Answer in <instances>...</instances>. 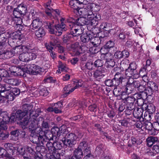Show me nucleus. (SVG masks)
Segmentation results:
<instances>
[{
    "mask_svg": "<svg viewBox=\"0 0 159 159\" xmlns=\"http://www.w3.org/2000/svg\"><path fill=\"white\" fill-rule=\"evenodd\" d=\"M26 112L21 110H17L16 113V120L17 124L20 125L25 126L29 124V117Z\"/></svg>",
    "mask_w": 159,
    "mask_h": 159,
    "instance_id": "4",
    "label": "nucleus"
},
{
    "mask_svg": "<svg viewBox=\"0 0 159 159\" xmlns=\"http://www.w3.org/2000/svg\"><path fill=\"white\" fill-rule=\"evenodd\" d=\"M1 157L10 158L12 157V156L11 154H9V153L7 152V150L0 147V158Z\"/></svg>",
    "mask_w": 159,
    "mask_h": 159,
    "instance_id": "28",
    "label": "nucleus"
},
{
    "mask_svg": "<svg viewBox=\"0 0 159 159\" xmlns=\"http://www.w3.org/2000/svg\"><path fill=\"white\" fill-rule=\"evenodd\" d=\"M42 24V22L41 20L39 18H36L33 20L30 26L32 29L35 30L40 28Z\"/></svg>",
    "mask_w": 159,
    "mask_h": 159,
    "instance_id": "20",
    "label": "nucleus"
},
{
    "mask_svg": "<svg viewBox=\"0 0 159 159\" xmlns=\"http://www.w3.org/2000/svg\"><path fill=\"white\" fill-rule=\"evenodd\" d=\"M143 126L146 129L149 130L150 132L152 129L153 125L152 123L149 121H146L144 123Z\"/></svg>",
    "mask_w": 159,
    "mask_h": 159,
    "instance_id": "45",
    "label": "nucleus"
},
{
    "mask_svg": "<svg viewBox=\"0 0 159 159\" xmlns=\"http://www.w3.org/2000/svg\"><path fill=\"white\" fill-rule=\"evenodd\" d=\"M39 120H41V125H42V129L48 128V123L47 122H45L44 119L42 117H40L38 118L37 120L38 125H40Z\"/></svg>",
    "mask_w": 159,
    "mask_h": 159,
    "instance_id": "37",
    "label": "nucleus"
},
{
    "mask_svg": "<svg viewBox=\"0 0 159 159\" xmlns=\"http://www.w3.org/2000/svg\"><path fill=\"white\" fill-rule=\"evenodd\" d=\"M78 148L79 149H82V151L84 150V155H85V156L84 158L83 159H87L90 157L91 152L88 146L87 143L85 141H83L81 142Z\"/></svg>",
    "mask_w": 159,
    "mask_h": 159,
    "instance_id": "14",
    "label": "nucleus"
},
{
    "mask_svg": "<svg viewBox=\"0 0 159 159\" xmlns=\"http://www.w3.org/2000/svg\"><path fill=\"white\" fill-rule=\"evenodd\" d=\"M23 15H25L27 12V7L26 5L21 3L19 5L16 7Z\"/></svg>",
    "mask_w": 159,
    "mask_h": 159,
    "instance_id": "31",
    "label": "nucleus"
},
{
    "mask_svg": "<svg viewBox=\"0 0 159 159\" xmlns=\"http://www.w3.org/2000/svg\"><path fill=\"white\" fill-rule=\"evenodd\" d=\"M15 97L10 92L7 95V98L8 101H13Z\"/></svg>",
    "mask_w": 159,
    "mask_h": 159,
    "instance_id": "60",
    "label": "nucleus"
},
{
    "mask_svg": "<svg viewBox=\"0 0 159 159\" xmlns=\"http://www.w3.org/2000/svg\"><path fill=\"white\" fill-rule=\"evenodd\" d=\"M147 145L149 147L151 146L155 143L158 142L157 138L154 137H148L147 139Z\"/></svg>",
    "mask_w": 159,
    "mask_h": 159,
    "instance_id": "35",
    "label": "nucleus"
},
{
    "mask_svg": "<svg viewBox=\"0 0 159 159\" xmlns=\"http://www.w3.org/2000/svg\"><path fill=\"white\" fill-rule=\"evenodd\" d=\"M134 32L135 34H139L140 36H142V31L140 27H136L135 29Z\"/></svg>",
    "mask_w": 159,
    "mask_h": 159,
    "instance_id": "61",
    "label": "nucleus"
},
{
    "mask_svg": "<svg viewBox=\"0 0 159 159\" xmlns=\"http://www.w3.org/2000/svg\"><path fill=\"white\" fill-rule=\"evenodd\" d=\"M89 109L91 111L95 112L97 110V106L95 104L90 105L89 107Z\"/></svg>",
    "mask_w": 159,
    "mask_h": 159,
    "instance_id": "64",
    "label": "nucleus"
},
{
    "mask_svg": "<svg viewBox=\"0 0 159 159\" xmlns=\"http://www.w3.org/2000/svg\"><path fill=\"white\" fill-rule=\"evenodd\" d=\"M66 131L65 132V134H66V137L62 139V142L66 146L72 147L74 144V143L76 139V136L75 134H66Z\"/></svg>",
    "mask_w": 159,
    "mask_h": 159,
    "instance_id": "10",
    "label": "nucleus"
},
{
    "mask_svg": "<svg viewBox=\"0 0 159 159\" xmlns=\"http://www.w3.org/2000/svg\"><path fill=\"white\" fill-rule=\"evenodd\" d=\"M8 84H0V93L4 92L6 91H9L10 87L8 86Z\"/></svg>",
    "mask_w": 159,
    "mask_h": 159,
    "instance_id": "44",
    "label": "nucleus"
},
{
    "mask_svg": "<svg viewBox=\"0 0 159 159\" xmlns=\"http://www.w3.org/2000/svg\"><path fill=\"white\" fill-rule=\"evenodd\" d=\"M69 4L71 8L74 10V12L76 14V11L79 10V4L76 0H71L69 2Z\"/></svg>",
    "mask_w": 159,
    "mask_h": 159,
    "instance_id": "33",
    "label": "nucleus"
},
{
    "mask_svg": "<svg viewBox=\"0 0 159 159\" xmlns=\"http://www.w3.org/2000/svg\"><path fill=\"white\" fill-rule=\"evenodd\" d=\"M137 68V65L135 62H132L131 63L129 66L128 67V68L131 69L133 70H136V69Z\"/></svg>",
    "mask_w": 159,
    "mask_h": 159,
    "instance_id": "62",
    "label": "nucleus"
},
{
    "mask_svg": "<svg viewBox=\"0 0 159 159\" xmlns=\"http://www.w3.org/2000/svg\"><path fill=\"white\" fill-rule=\"evenodd\" d=\"M101 40L99 38H97L94 39V41H92L91 43L94 46V48L95 47H97L99 46L101 43Z\"/></svg>",
    "mask_w": 159,
    "mask_h": 159,
    "instance_id": "50",
    "label": "nucleus"
},
{
    "mask_svg": "<svg viewBox=\"0 0 159 159\" xmlns=\"http://www.w3.org/2000/svg\"><path fill=\"white\" fill-rule=\"evenodd\" d=\"M39 93L41 95L43 96H46L49 93L48 90L46 88H43L41 89L39 92Z\"/></svg>",
    "mask_w": 159,
    "mask_h": 159,
    "instance_id": "52",
    "label": "nucleus"
},
{
    "mask_svg": "<svg viewBox=\"0 0 159 159\" xmlns=\"http://www.w3.org/2000/svg\"><path fill=\"white\" fill-rule=\"evenodd\" d=\"M146 68L145 67H143L140 70L139 72L138 73L139 77L141 76L142 77H143L145 76L146 74Z\"/></svg>",
    "mask_w": 159,
    "mask_h": 159,
    "instance_id": "54",
    "label": "nucleus"
},
{
    "mask_svg": "<svg viewBox=\"0 0 159 159\" xmlns=\"http://www.w3.org/2000/svg\"><path fill=\"white\" fill-rule=\"evenodd\" d=\"M12 49H6V47L0 49V58L1 59H8L13 57L15 54V50L24 49L27 47L22 45L13 46Z\"/></svg>",
    "mask_w": 159,
    "mask_h": 159,
    "instance_id": "2",
    "label": "nucleus"
},
{
    "mask_svg": "<svg viewBox=\"0 0 159 159\" xmlns=\"http://www.w3.org/2000/svg\"><path fill=\"white\" fill-rule=\"evenodd\" d=\"M9 136V134L6 131L5 132H2L0 133V139L4 140L6 139Z\"/></svg>",
    "mask_w": 159,
    "mask_h": 159,
    "instance_id": "57",
    "label": "nucleus"
},
{
    "mask_svg": "<svg viewBox=\"0 0 159 159\" xmlns=\"http://www.w3.org/2000/svg\"><path fill=\"white\" fill-rule=\"evenodd\" d=\"M125 75L126 77L131 78L132 79H137L139 77L138 72L137 70L134 71L130 68H128L126 70Z\"/></svg>",
    "mask_w": 159,
    "mask_h": 159,
    "instance_id": "17",
    "label": "nucleus"
},
{
    "mask_svg": "<svg viewBox=\"0 0 159 159\" xmlns=\"http://www.w3.org/2000/svg\"><path fill=\"white\" fill-rule=\"evenodd\" d=\"M114 55L116 58L120 59L123 57V53L120 51H117L115 53Z\"/></svg>",
    "mask_w": 159,
    "mask_h": 159,
    "instance_id": "56",
    "label": "nucleus"
},
{
    "mask_svg": "<svg viewBox=\"0 0 159 159\" xmlns=\"http://www.w3.org/2000/svg\"><path fill=\"white\" fill-rule=\"evenodd\" d=\"M26 67V65L24 67L20 66V68L18 70L19 71L18 72V75L24 76L25 72L28 71Z\"/></svg>",
    "mask_w": 159,
    "mask_h": 159,
    "instance_id": "47",
    "label": "nucleus"
},
{
    "mask_svg": "<svg viewBox=\"0 0 159 159\" xmlns=\"http://www.w3.org/2000/svg\"><path fill=\"white\" fill-rule=\"evenodd\" d=\"M1 120L0 122L7 126V124L8 123H12L16 120V113H12L10 116L8 113L6 111H3L2 109Z\"/></svg>",
    "mask_w": 159,
    "mask_h": 159,
    "instance_id": "6",
    "label": "nucleus"
},
{
    "mask_svg": "<svg viewBox=\"0 0 159 159\" xmlns=\"http://www.w3.org/2000/svg\"><path fill=\"white\" fill-rule=\"evenodd\" d=\"M52 147L55 149H60L62 148V145L59 142H55L52 144Z\"/></svg>",
    "mask_w": 159,
    "mask_h": 159,
    "instance_id": "55",
    "label": "nucleus"
},
{
    "mask_svg": "<svg viewBox=\"0 0 159 159\" xmlns=\"http://www.w3.org/2000/svg\"><path fill=\"white\" fill-rule=\"evenodd\" d=\"M26 67L28 71L32 75L40 74L42 72V69L40 66L34 64H28L26 65Z\"/></svg>",
    "mask_w": 159,
    "mask_h": 159,
    "instance_id": "12",
    "label": "nucleus"
},
{
    "mask_svg": "<svg viewBox=\"0 0 159 159\" xmlns=\"http://www.w3.org/2000/svg\"><path fill=\"white\" fill-rule=\"evenodd\" d=\"M156 145H153L152 150L147 153L150 156H154L156 153H159V141L156 143Z\"/></svg>",
    "mask_w": 159,
    "mask_h": 159,
    "instance_id": "27",
    "label": "nucleus"
},
{
    "mask_svg": "<svg viewBox=\"0 0 159 159\" xmlns=\"http://www.w3.org/2000/svg\"><path fill=\"white\" fill-rule=\"evenodd\" d=\"M104 71L102 70L101 68L96 70L94 73V76L95 77H102L104 75Z\"/></svg>",
    "mask_w": 159,
    "mask_h": 159,
    "instance_id": "40",
    "label": "nucleus"
},
{
    "mask_svg": "<svg viewBox=\"0 0 159 159\" xmlns=\"http://www.w3.org/2000/svg\"><path fill=\"white\" fill-rule=\"evenodd\" d=\"M99 10V6L95 4H90L85 7L80 8L79 10L76 11V14L78 16L83 17L78 18L76 21L72 18H71V21L67 20V22L70 23L68 25L70 28H74L76 25H97L101 19V16L99 13H93V11L97 12Z\"/></svg>",
    "mask_w": 159,
    "mask_h": 159,
    "instance_id": "1",
    "label": "nucleus"
},
{
    "mask_svg": "<svg viewBox=\"0 0 159 159\" xmlns=\"http://www.w3.org/2000/svg\"><path fill=\"white\" fill-rule=\"evenodd\" d=\"M72 30L73 28L71 29ZM74 30H72L71 32V34L74 36H78L83 33L82 29L81 27L80 29H78L76 28H73Z\"/></svg>",
    "mask_w": 159,
    "mask_h": 159,
    "instance_id": "38",
    "label": "nucleus"
},
{
    "mask_svg": "<svg viewBox=\"0 0 159 159\" xmlns=\"http://www.w3.org/2000/svg\"><path fill=\"white\" fill-rule=\"evenodd\" d=\"M65 20V19L63 18H62L60 20L61 22V24L60 25H57V26L56 24L54 25H52L50 24V34H55L57 36L60 35L62 31H65L66 30V28H65V25L63 22Z\"/></svg>",
    "mask_w": 159,
    "mask_h": 159,
    "instance_id": "7",
    "label": "nucleus"
},
{
    "mask_svg": "<svg viewBox=\"0 0 159 159\" xmlns=\"http://www.w3.org/2000/svg\"><path fill=\"white\" fill-rule=\"evenodd\" d=\"M102 61L100 59H98L95 61L94 65L96 67H99L102 66Z\"/></svg>",
    "mask_w": 159,
    "mask_h": 159,
    "instance_id": "59",
    "label": "nucleus"
},
{
    "mask_svg": "<svg viewBox=\"0 0 159 159\" xmlns=\"http://www.w3.org/2000/svg\"><path fill=\"white\" fill-rule=\"evenodd\" d=\"M122 98L123 99L124 102L126 104L127 107H130L131 109H133L134 99L132 97H128L124 98L123 96L122 95Z\"/></svg>",
    "mask_w": 159,
    "mask_h": 159,
    "instance_id": "22",
    "label": "nucleus"
},
{
    "mask_svg": "<svg viewBox=\"0 0 159 159\" xmlns=\"http://www.w3.org/2000/svg\"><path fill=\"white\" fill-rule=\"evenodd\" d=\"M10 92L15 97L19 95L20 93V90L18 88H15L11 89L10 88Z\"/></svg>",
    "mask_w": 159,
    "mask_h": 159,
    "instance_id": "46",
    "label": "nucleus"
},
{
    "mask_svg": "<svg viewBox=\"0 0 159 159\" xmlns=\"http://www.w3.org/2000/svg\"><path fill=\"white\" fill-rule=\"evenodd\" d=\"M13 21L14 25H19L22 27V20L20 17H15L13 19Z\"/></svg>",
    "mask_w": 159,
    "mask_h": 159,
    "instance_id": "42",
    "label": "nucleus"
},
{
    "mask_svg": "<svg viewBox=\"0 0 159 159\" xmlns=\"http://www.w3.org/2000/svg\"><path fill=\"white\" fill-rule=\"evenodd\" d=\"M137 43L134 42L133 41L131 40H129L126 43V44L128 46L132 45L134 46H137Z\"/></svg>",
    "mask_w": 159,
    "mask_h": 159,
    "instance_id": "63",
    "label": "nucleus"
},
{
    "mask_svg": "<svg viewBox=\"0 0 159 159\" xmlns=\"http://www.w3.org/2000/svg\"><path fill=\"white\" fill-rule=\"evenodd\" d=\"M18 9L17 7L14 8L13 10V14L15 17H20L22 16H23L20 11L18 10Z\"/></svg>",
    "mask_w": 159,
    "mask_h": 159,
    "instance_id": "48",
    "label": "nucleus"
},
{
    "mask_svg": "<svg viewBox=\"0 0 159 159\" xmlns=\"http://www.w3.org/2000/svg\"><path fill=\"white\" fill-rule=\"evenodd\" d=\"M22 46H25V45ZM25 46L27 47V48L26 49V48H25L24 49H18L16 51L17 52H23L22 53L20 54L19 56L20 60L23 61L28 62L35 59L37 57L36 54L33 52H27V51L29 48L27 46Z\"/></svg>",
    "mask_w": 159,
    "mask_h": 159,
    "instance_id": "3",
    "label": "nucleus"
},
{
    "mask_svg": "<svg viewBox=\"0 0 159 159\" xmlns=\"http://www.w3.org/2000/svg\"><path fill=\"white\" fill-rule=\"evenodd\" d=\"M90 34H83L80 37L81 41L84 43H86L88 42L90 39L92 40L93 39H91L90 38Z\"/></svg>",
    "mask_w": 159,
    "mask_h": 159,
    "instance_id": "41",
    "label": "nucleus"
},
{
    "mask_svg": "<svg viewBox=\"0 0 159 159\" xmlns=\"http://www.w3.org/2000/svg\"><path fill=\"white\" fill-rule=\"evenodd\" d=\"M58 70L57 71V73L60 74L61 73V71H67L68 68L64 64L62 63L59 61L58 65Z\"/></svg>",
    "mask_w": 159,
    "mask_h": 159,
    "instance_id": "29",
    "label": "nucleus"
},
{
    "mask_svg": "<svg viewBox=\"0 0 159 159\" xmlns=\"http://www.w3.org/2000/svg\"><path fill=\"white\" fill-rule=\"evenodd\" d=\"M106 51L101 52V57L102 60H105V64L108 67H113L115 65L113 60V55L110 53H108Z\"/></svg>",
    "mask_w": 159,
    "mask_h": 159,
    "instance_id": "9",
    "label": "nucleus"
},
{
    "mask_svg": "<svg viewBox=\"0 0 159 159\" xmlns=\"http://www.w3.org/2000/svg\"><path fill=\"white\" fill-rule=\"evenodd\" d=\"M83 154H84L82 149H79L78 148L74 150L73 155L71 158L69 159H80L83 157Z\"/></svg>",
    "mask_w": 159,
    "mask_h": 159,
    "instance_id": "25",
    "label": "nucleus"
},
{
    "mask_svg": "<svg viewBox=\"0 0 159 159\" xmlns=\"http://www.w3.org/2000/svg\"><path fill=\"white\" fill-rule=\"evenodd\" d=\"M95 49L94 47L89 48L86 46L83 45L81 47L76 46L74 51L75 52V55H79L80 54L82 53L87 52L88 53L90 52L92 54H93L96 52L95 51Z\"/></svg>",
    "mask_w": 159,
    "mask_h": 159,
    "instance_id": "11",
    "label": "nucleus"
},
{
    "mask_svg": "<svg viewBox=\"0 0 159 159\" xmlns=\"http://www.w3.org/2000/svg\"><path fill=\"white\" fill-rule=\"evenodd\" d=\"M35 35L38 38L42 37L45 34V31L43 28H40L35 32Z\"/></svg>",
    "mask_w": 159,
    "mask_h": 159,
    "instance_id": "36",
    "label": "nucleus"
},
{
    "mask_svg": "<svg viewBox=\"0 0 159 159\" xmlns=\"http://www.w3.org/2000/svg\"><path fill=\"white\" fill-rule=\"evenodd\" d=\"M33 108L32 106L30 104H25L22 106V110L24 112H26V114H29V117H30V114L33 113V111L36 112L32 109Z\"/></svg>",
    "mask_w": 159,
    "mask_h": 159,
    "instance_id": "23",
    "label": "nucleus"
},
{
    "mask_svg": "<svg viewBox=\"0 0 159 159\" xmlns=\"http://www.w3.org/2000/svg\"><path fill=\"white\" fill-rule=\"evenodd\" d=\"M4 147L7 149V152L11 154V155H13L16 152H17V150L15 148L12 144L10 143H6L4 145Z\"/></svg>",
    "mask_w": 159,
    "mask_h": 159,
    "instance_id": "24",
    "label": "nucleus"
},
{
    "mask_svg": "<svg viewBox=\"0 0 159 159\" xmlns=\"http://www.w3.org/2000/svg\"><path fill=\"white\" fill-rule=\"evenodd\" d=\"M6 82L11 85L17 86L20 83V81L17 79H8L6 80Z\"/></svg>",
    "mask_w": 159,
    "mask_h": 159,
    "instance_id": "32",
    "label": "nucleus"
},
{
    "mask_svg": "<svg viewBox=\"0 0 159 159\" xmlns=\"http://www.w3.org/2000/svg\"><path fill=\"white\" fill-rule=\"evenodd\" d=\"M147 111H148L149 112L152 113L155 111V108L154 105L152 104H149L147 106Z\"/></svg>",
    "mask_w": 159,
    "mask_h": 159,
    "instance_id": "49",
    "label": "nucleus"
},
{
    "mask_svg": "<svg viewBox=\"0 0 159 159\" xmlns=\"http://www.w3.org/2000/svg\"><path fill=\"white\" fill-rule=\"evenodd\" d=\"M23 133L24 135H25V133L23 132L21 129H17L11 131V136H13L15 137L20 136V137H22L21 135Z\"/></svg>",
    "mask_w": 159,
    "mask_h": 159,
    "instance_id": "34",
    "label": "nucleus"
},
{
    "mask_svg": "<svg viewBox=\"0 0 159 159\" xmlns=\"http://www.w3.org/2000/svg\"><path fill=\"white\" fill-rule=\"evenodd\" d=\"M59 14V10L58 9L53 10L52 9H50V18H52V17L51 16H53V18H55L53 15H55V17H57Z\"/></svg>",
    "mask_w": 159,
    "mask_h": 159,
    "instance_id": "51",
    "label": "nucleus"
},
{
    "mask_svg": "<svg viewBox=\"0 0 159 159\" xmlns=\"http://www.w3.org/2000/svg\"><path fill=\"white\" fill-rule=\"evenodd\" d=\"M51 106L52 107H50V112L53 111L56 113L61 112L60 109L62 106V104L61 102H58L56 103L52 104Z\"/></svg>",
    "mask_w": 159,
    "mask_h": 159,
    "instance_id": "21",
    "label": "nucleus"
},
{
    "mask_svg": "<svg viewBox=\"0 0 159 159\" xmlns=\"http://www.w3.org/2000/svg\"><path fill=\"white\" fill-rule=\"evenodd\" d=\"M39 116V114L36 112L33 111L30 113V117H29V123H30L29 126V129L32 130L35 129L36 127L35 121L37 120L36 119Z\"/></svg>",
    "mask_w": 159,
    "mask_h": 159,
    "instance_id": "15",
    "label": "nucleus"
},
{
    "mask_svg": "<svg viewBox=\"0 0 159 159\" xmlns=\"http://www.w3.org/2000/svg\"><path fill=\"white\" fill-rule=\"evenodd\" d=\"M48 130L47 129H45L44 131H43V129H41L39 134L37 135L40 138V140H41V143L44 144V142H47V140H48V141H47V143L46 144V146L48 148V150H50V147L49 146V145L50 144V139H48L47 135L48 134Z\"/></svg>",
    "mask_w": 159,
    "mask_h": 159,
    "instance_id": "13",
    "label": "nucleus"
},
{
    "mask_svg": "<svg viewBox=\"0 0 159 159\" xmlns=\"http://www.w3.org/2000/svg\"><path fill=\"white\" fill-rule=\"evenodd\" d=\"M112 28L111 25L107 22H103L100 25V28L101 30H103L106 32L109 33L111 31L113 30L111 29Z\"/></svg>",
    "mask_w": 159,
    "mask_h": 159,
    "instance_id": "26",
    "label": "nucleus"
},
{
    "mask_svg": "<svg viewBox=\"0 0 159 159\" xmlns=\"http://www.w3.org/2000/svg\"><path fill=\"white\" fill-rule=\"evenodd\" d=\"M11 47L15 46V43L12 38H9L7 40V38L5 33L0 34V49L6 48L7 43Z\"/></svg>",
    "mask_w": 159,
    "mask_h": 159,
    "instance_id": "8",
    "label": "nucleus"
},
{
    "mask_svg": "<svg viewBox=\"0 0 159 159\" xmlns=\"http://www.w3.org/2000/svg\"><path fill=\"white\" fill-rule=\"evenodd\" d=\"M37 145H32L31 147H28L27 148V151L32 155H36L35 150L36 149Z\"/></svg>",
    "mask_w": 159,
    "mask_h": 159,
    "instance_id": "39",
    "label": "nucleus"
},
{
    "mask_svg": "<svg viewBox=\"0 0 159 159\" xmlns=\"http://www.w3.org/2000/svg\"><path fill=\"white\" fill-rule=\"evenodd\" d=\"M14 27L16 31L13 33V37L16 39L21 40L23 36L21 31L24 27L22 25V27L19 25H14Z\"/></svg>",
    "mask_w": 159,
    "mask_h": 159,
    "instance_id": "16",
    "label": "nucleus"
},
{
    "mask_svg": "<svg viewBox=\"0 0 159 159\" xmlns=\"http://www.w3.org/2000/svg\"><path fill=\"white\" fill-rule=\"evenodd\" d=\"M73 82V84H69L64 87L63 89L64 94L63 95L64 97H66L67 95L72 92L75 89L81 87L83 84V82L81 80H75Z\"/></svg>",
    "mask_w": 159,
    "mask_h": 159,
    "instance_id": "5",
    "label": "nucleus"
},
{
    "mask_svg": "<svg viewBox=\"0 0 159 159\" xmlns=\"http://www.w3.org/2000/svg\"><path fill=\"white\" fill-rule=\"evenodd\" d=\"M45 12L48 16V19L50 17V3L48 2L45 6Z\"/></svg>",
    "mask_w": 159,
    "mask_h": 159,
    "instance_id": "53",
    "label": "nucleus"
},
{
    "mask_svg": "<svg viewBox=\"0 0 159 159\" xmlns=\"http://www.w3.org/2000/svg\"><path fill=\"white\" fill-rule=\"evenodd\" d=\"M94 66L92 62H89L86 63L84 67L89 70H92L93 69V66Z\"/></svg>",
    "mask_w": 159,
    "mask_h": 159,
    "instance_id": "58",
    "label": "nucleus"
},
{
    "mask_svg": "<svg viewBox=\"0 0 159 159\" xmlns=\"http://www.w3.org/2000/svg\"><path fill=\"white\" fill-rule=\"evenodd\" d=\"M66 126L65 125H62L59 128L57 127H54L51 129V132L53 135L55 136L57 134V136L60 135V134L63 132L65 134L66 132Z\"/></svg>",
    "mask_w": 159,
    "mask_h": 159,
    "instance_id": "18",
    "label": "nucleus"
},
{
    "mask_svg": "<svg viewBox=\"0 0 159 159\" xmlns=\"http://www.w3.org/2000/svg\"><path fill=\"white\" fill-rule=\"evenodd\" d=\"M114 76L116 80V83L115 84V86L116 87L118 86L122 81H125L128 80L124 75L119 72L116 73Z\"/></svg>",
    "mask_w": 159,
    "mask_h": 159,
    "instance_id": "19",
    "label": "nucleus"
},
{
    "mask_svg": "<svg viewBox=\"0 0 159 159\" xmlns=\"http://www.w3.org/2000/svg\"><path fill=\"white\" fill-rule=\"evenodd\" d=\"M40 139V138L37 135L33 136L31 141L34 144V145H38L39 143H41V140Z\"/></svg>",
    "mask_w": 159,
    "mask_h": 159,
    "instance_id": "43",
    "label": "nucleus"
},
{
    "mask_svg": "<svg viewBox=\"0 0 159 159\" xmlns=\"http://www.w3.org/2000/svg\"><path fill=\"white\" fill-rule=\"evenodd\" d=\"M114 43L112 41L108 42L101 49V52H103L104 51H106V52L108 51V49L113 47L114 45Z\"/></svg>",
    "mask_w": 159,
    "mask_h": 159,
    "instance_id": "30",
    "label": "nucleus"
}]
</instances>
